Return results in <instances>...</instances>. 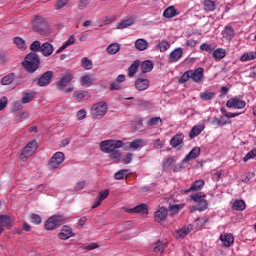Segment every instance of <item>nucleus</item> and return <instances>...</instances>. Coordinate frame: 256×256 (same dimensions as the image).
I'll return each mask as SVG.
<instances>
[{
	"instance_id": "12",
	"label": "nucleus",
	"mask_w": 256,
	"mask_h": 256,
	"mask_svg": "<svg viewBox=\"0 0 256 256\" xmlns=\"http://www.w3.org/2000/svg\"><path fill=\"white\" fill-rule=\"evenodd\" d=\"M71 81H73V73L65 72L60 81L56 83V87L59 89V91H63V89H65V87H67Z\"/></svg>"
},
{
	"instance_id": "33",
	"label": "nucleus",
	"mask_w": 256,
	"mask_h": 256,
	"mask_svg": "<svg viewBox=\"0 0 256 256\" xmlns=\"http://www.w3.org/2000/svg\"><path fill=\"white\" fill-rule=\"evenodd\" d=\"M167 249V243L158 240L153 246V253H163Z\"/></svg>"
},
{
	"instance_id": "15",
	"label": "nucleus",
	"mask_w": 256,
	"mask_h": 256,
	"mask_svg": "<svg viewBox=\"0 0 256 256\" xmlns=\"http://www.w3.org/2000/svg\"><path fill=\"white\" fill-rule=\"evenodd\" d=\"M51 79H53V71L45 72L39 79L38 85L39 87H47L49 83H51Z\"/></svg>"
},
{
	"instance_id": "5",
	"label": "nucleus",
	"mask_w": 256,
	"mask_h": 256,
	"mask_svg": "<svg viewBox=\"0 0 256 256\" xmlns=\"http://www.w3.org/2000/svg\"><path fill=\"white\" fill-rule=\"evenodd\" d=\"M64 223H65V216L54 215L49 217L46 220L44 224V229H46V231H55L57 227H61V225H63Z\"/></svg>"
},
{
	"instance_id": "19",
	"label": "nucleus",
	"mask_w": 256,
	"mask_h": 256,
	"mask_svg": "<svg viewBox=\"0 0 256 256\" xmlns=\"http://www.w3.org/2000/svg\"><path fill=\"white\" fill-rule=\"evenodd\" d=\"M59 239L62 241H67V239H71L73 237V229L69 226H63L61 232L58 234Z\"/></svg>"
},
{
	"instance_id": "62",
	"label": "nucleus",
	"mask_w": 256,
	"mask_h": 256,
	"mask_svg": "<svg viewBox=\"0 0 256 256\" xmlns=\"http://www.w3.org/2000/svg\"><path fill=\"white\" fill-rule=\"evenodd\" d=\"M213 123H215L219 127H223V125H227L228 122L225 119H223V117H221V118H215Z\"/></svg>"
},
{
	"instance_id": "20",
	"label": "nucleus",
	"mask_w": 256,
	"mask_h": 256,
	"mask_svg": "<svg viewBox=\"0 0 256 256\" xmlns=\"http://www.w3.org/2000/svg\"><path fill=\"white\" fill-rule=\"evenodd\" d=\"M167 215V208L161 207L158 211L155 212L154 219L156 223H161V221H165L167 219Z\"/></svg>"
},
{
	"instance_id": "38",
	"label": "nucleus",
	"mask_w": 256,
	"mask_h": 256,
	"mask_svg": "<svg viewBox=\"0 0 256 256\" xmlns=\"http://www.w3.org/2000/svg\"><path fill=\"white\" fill-rule=\"evenodd\" d=\"M35 99V92H23L21 101L22 103H31Z\"/></svg>"
},
{
	"instance_id": "21",
	"label": "nucleus",
	"mask_w": 256,
	"mask_h": 256,
	"mask_svg": "<svg viewBox=\"0 0 256 256\" xmlns=\"http://www.w3.org/2000/svg\"><path fill=\"white\" fill-rule=\"evenodd\" d=\"M95 81V76L93 74H85L80 78V84L82 87H91Z\"/></svg>"
},
{
	"instance_id": "4",
	"label": "nucleus",
	"mask_w": 256,
	"mask_h": 256,
	"mask_svg": "<svg viewBox=\"0 0 256 256\" xmlns=\"http://www.w3.org/2000/svg\"><path fill=\"white\" fill-rule=\"evenodd\" d=\"M32 27L39 35H47L49 33V24L41 16H36L32 21Z\"/></svg>"
},
{
	"instance_id": "9",
	"label": "nucleus",
	"mask_w": 256,
	"mask_h": 256,
	"mask_svg": "<svg viewBox=\"0 0 256 256\" xmlns=\"http://www.w3.org/2000/svg\"><path fill=\"white\" fill-rule=\"evenodd\" d=\"M65 161V154L63 152H56L49 160V167L51 169H59V165Z\"/></svg>"
},
{
	"instance_id": "25",
	"label": "nucleus",
	"mask_w": 256,
	"mask_h": 256,
	"mask_svg": "<svg viewBox=\"0 0 256 256\" xmlns=\"http://www.w3.org/2000/svg\"><path fill=\"white\" fill-rule=\"evenodd\" d=\"M179 15V12H177V9H175V6H170L166 8L163 12V16L166 19H173V17H177Z\"/></svg>"
},
{
	"instance_id": "63",
	"label": "nucleus",
	"mask_w": 256,
	"mask_h": 256,
	"mask_svg": "<svg viewBox=\"0 0 256 256\" xmlns=\"http://www.w3.org/2000/svg\"><path fill=\"white\" fill-rule=\"evenodd\" d=\"M7 97L3 96L2 98H0V111H3V109H5V107H7Z\"/></svg>"
},
{
	"instance_id": "16",
	"label": "nucleus",
	"mask_w": 256,
	"mask_h": 256,
	"mask_svg": "<svg viewBox=\"0 0 256 256\" xmlns=\"http://www.w3.org/2000/svg\"><path fill=\"white\" fill-rule=\"evenodd\" d=\"M73 97L76 99L77 103H81V101H88V99H91V94L89 91L78 90L73 93Z\"/></svg>"
},
{
	"instance_id": "1",
	"label": "nucleus",
	"mask_w": 256,
	"mask_h": 256,
	"mask_svg": "<svg viewBox=\"0 0 256 256\" xmlns=\"http://www.w3.org/2000/svg\"><path fill=\"white\" fill-rule=\"evenodd\" d=\"M193 159V150H191L188 155L185 157V159L182 161L181 165H175V158L169 157L167 158L163 163V169L164 171H171L173 170L174 173H177V171H181L183 167L189 163Z\"/></svg>"
},
{
	"instance_id": "7",
	"label": "nucleus",
	"mask_w": 256,
	"mask_h": 256,
	"mask_svg": "<svg viewBox=\"0 0 256 256\" xmlns=\"http://www.w3.org/2000/svg\"><path fill=\"white\" fill-rule=\"evenodd\" d=\"M207 194L199 192L193 194V202L196 203L194 205V211H205L207 209L209 203L205 200Z\"/></svg>"
},
{
	"instance_id": "8",
	"label": "nucleus",
	"mask_w": 256,
	"mask_h": 256,
	"mask_svg": "<svg viewBox=\"0 0 256 256\" xmlns=\"http://www.w3.org/2000/svg\"><path fill=\"white\" fill-rule=\"evenodd\" d=\"M38 147L39 146L37 145V140L28 142L20 154L21 161H27L29 157H32V155L35 154V151H37Z\"/></svg>"
},
{
	"instance_id": "64",
	"label": "nucleus",
	"mask_w": 256,
	"mask_h": 256,
	"mask_svg": "<svg viewBox=\"0 0 256 256\" xmlns=\"http://www.w3.org/2000/svg\"><path fill=\"white\" fill-rule=\"evenodd\" d=\"M89 3H91V0H80L78 3V7L79 9H85V7H87V5H89Z\"/></svg>"
},
{
	"instance_id": "28",
	"label": "nucleus",
	"mask_w": 256,
	"mask_h": 256,
	"mask_svg": "<svg viewBox=\"0 0 256 256\" xmlns=\"http://www.w3.org/2000/svg\"><path fill=\"white\" fill-rule=\"evenodd\" d=\"M224 39L231 41L235 37V30L231 26H226L222 32Z\"/></svg>"
},
{
	"instance_id": "42",
	"label": "nucleus",
	"mask_w": 256,
	"mask_h": 256,
	"mask_svg": "<svg viewBox=\"0 0 256 256\" xmlns=\"http://www.w3.org/2000/svg\"><path fill=\"white\" fill-rule=\"evenodd\" d=\"M169 47H171V44H169V42L166 40H161L157 44V49H159L161 53H165Z\"/></svg>"
},
{
	"instance_id": "56",
	"label": "nucleus",
	"mask_w": 256,
	"mask_h": 256,
	"mask_svg": "<svg viewBox=\"0 0 256 256\" xmlns=\"http://www.w3.org/2000/svg\"><path fill=\"white\" fill-rule=\"evenodd\" d=\"M159 121L161 122V117H153L147 121V125L153 127L155 125H159Z\"/></svg>"
},
{
	"instance_id": "60",
	"label": "nucleus",
	"mask_w": 256,
	"mask_h": 256,
	"mask_svg": "<svg viewBox=\"0 0 256 256\" xmlns=\"http://www.w3.org/2000/svg\"><path fill=\"white\" fill-rule=\"evenodd\" d=\"M76 117L79 121H83V119H85V117H87V111L85 109H80L77 112Z\"/></svg>"
},
{
	"instance_id": "52",
	"label": "nucleus",
	"mask_w": 256,
	"mask_h": 256,
	"mask_svg": "<svg viewBox=\"0 0 256 256\" xmlns=\"http://www.w3.org/2000/svg\"><path fill=\"white\" fill-rule=\"evenodd\" d=\"M183 207H185V204L171 205L170 211H171L172 215H177V213H179V211H181V209H183Z\"/></svg>"
},
{
	"instance_id": "18",
	"label": "nucleus",
	"mask_w": 256,
	"mask_h": 256,
	"mask_svg": "<svg viewBox=\"0 0 256 256\" xmlns=\"http://www.w3.org/2000/svg\"><path fill=\"white\" fill-rule=\"evenodd\" d=\"M182 57H183V48H176L170 53L168 57V61L169 63H177V61H179V59H181Z\"/></svg>"
},
{
	"instance_id": "3",
	"label": "nucleus",
	"mask_w": 256,
	"mask_h": 256,
	"mask_svg": "<svg viewBox=\"0 0 256 256\" xmlns=\"http://www.w3.org/2000/svg\"><path fill=\"white\" fill-rule=\"evenodd\" d=\"M108 109L107 102L100 101L91 106L90 115L92 119H103L107 115Z\"/></svg>"
},
{
	"instance_id": "11",
	"label": "nucleus",
	"mask_w": 256,
	"mask_h": 256,
	"mask_svg": "<svg viewBox=\"0 0 256 256\" xmlns=\"http://www.w3.org/2000/svg\"><path fill=\"white\" fill-rule=\"evenodd\" d=\"M246 106L247 102L239 99L238 97L230 98L226 102V107H228V109H245Z\"/></svg>"
},
{
	"instance_id": "39",
	"label": "nucleus",
	"mask_w": 256,
	"mask_h": 256,
	"mask_svg": "<svg viewBox=\"0 0 256 256\" xmlns=\"http://www.w3.org/2000/svg\"><path fill=\"white\" fill-rule=\"evenodd\" d=\"M139 60L134 61L131 66L128 68V76L134 77L135 73H137V69H139Z\"/></svg>"
},
{
	"instance_id": "53",
	"label": "nucleus",
	"mask_w": 256,
	"mask_h": 256,
	"mask_svg": "<svg viewBox=\"0 0 256 256\" xmlns=\"http://www.w3.org/2000/svg\"><path fill=\"white\" fill-rule=\"evenodd\" d=\"M30 219L31 223H33L34 225H41L42 219L39 214H31Z\"/></svg>"
},
{
	"instance_id": "57",
	"label": "nucleus",
	"mask_w": 256,
	"mask_h": 256,
	"mask_svg": "<svg viewBox=\"0 0 256 256\" xmlns=\"http://www.w3.org/2000/svg\"><path fill=\"white\" fill-rule=\"evenodd\" d=\"M108 197H109V189L103 190L98 194V199L102 202L105 201V199H107Z\"/></svg>"
},
{
	"instance_id": "49",
	"label": "nucleus",
	"mask_w": 256,
	"mask_h": 256,
	"mask_svg": "<svg viewBox=\"0 0 256 256\" xmlns=\"http://www.w3.org/2000/svg\"><path fill=\"white\" fill-rule=\"evenodd\" d=\"M41 42L39 40L34 41L31 45H30V51H33L32 53H37V52H41Z\"/></svg>"
},
{
	"instance_id": "24",
	"label": "nucleus",
	"mask_w": 256,
	"mask_h": 256,
	"mask_svg": "<svg viewBox=\"0 0 256 256\" xmlns=\"http://www.w3.org/2000/svg\"><path fill=\"white\" fill-rule=\"evenodd\" d=\"M183 139H185V135L183 133H177L171 140V147H179V145H183Z\"/></svg>"
},
{
	"instance_id": "2",
	"label": "nucleus",
	"mask_w": 256,
	"mask_h": 256,
	"mask_svg": "<svg viewBox=\"0 0 256 256\" xmlns=\"http://www.w3.org/2000/svg\"><path fill=\"white\" fill-rule=\"evenodd\" d=\"M40 63L39 55L35 52H31L25 57L22 65L28 73H35L37 69H39Z\"/></svg>"
},
{
	"instance_id": "58",
	"label": "nucleus",
	"mask_w": 256,
	"mask_h": 256,
	"mask_svg": "<svg viewBox=\"0 0 256 256\" xmlns=\"http://www.w3.org/2000/svg\"><path fill=\"white\" fill-rule=\"evenodd\" d=\"M68 3H69V0H58L55 3V9L57 10L63 9V7H65Z\"/></svg>"
},
{
	"instance_id": "22",
	"label": "nucleus",
	"mask_w": 256,
	"mask_h": 256,
	"mask_svg": "<svg viewBox=\"0 0 256 256\" xmlns=\"http://www.w3.org/2000/svg\"><path fill=\"white\" fill-rule=\"evenodd\" d=\"M53 51H54L53 45L49 42H45L41 46L40 53H42L44 57H51V55H53Z\"/></svg>"
},
{
	"instance_id": "34",
	"label": "nucleus",
	"mask_w": 256,
	"mask_h": 256,
	"mask_svg": "<svg viewBox=\"0 0 256 256\" xmlns=\"http://www.w3.org/2000/svg\"><path fill=\"white\" fill-rule=\"evenodd\" d=\"M213 57L216 61H221V59H225V57H227V51L223 48H217L213 52Z\"/></svg>"
},
{
	"instance_id": "46",
	"label": "nucleus",
	"mask_w": 256,
	"mask_h": 256,
	"mask_svg": "<svg viewBox=\"0 0 256 256\" xmlns=\"http://www.w3.org/2000/svg\"><path fill=\"white\" fill-rule=\"evenodd\" d=\"M216 95L217 93L215 92H202L200 98H202L203 101H211V99H215Z\"/></svg>"
},
{
	"instance_id": "61",
	"label": "nucleus",
	"mask_w": 256,
	"mask_h": 256,
	"mask_svg": "<svg viewBox=\"0 0 256 256\" xmlns=\"http://www.w3.org/2000/svg\"><path fill=\"white\" fill-rule=\"evenodd\" d=\"M125 173H127V170H120V171L116 172L114 175V179H117V181H120V179H124Z\"/></svg>"
},
{
	"instance_id": "43",
	"label": "nucleus",
	"mask_w": 256,
	"mask_h": 256,
	"mask_svg": "<svg viewBox=\"0 0 256 256\" xmlns=\"http://www.w3.org/2000/svg\"><path fill=\"white\" fill-rule=\"evenodd\" d=\"M190 79H193V70L186 71L179 79V83H187Z\"/></svg>"
},
{
	"instance_id": "47",
	"label": "nucleus",
	"mask_w": 256,
	"mask_h": 256,
	"mask_svg": "<svg viewBox=\"0 0 256 256\" xmlns=\"http://www.w3.org/2000/svg\"><path fill=\"white\" fill-rule=\"evenodd\" d=\"M81 65L86 70L93 69V62L87 57L82 58Z\"/></svg>"
},
{
	"instance_id": "40",
	"label": "nucleus",
	"mask_w": 256,
	"mask_h": 256,
	"mask_svg": "<svg viewBox=\"0 0 256 256\" xmlns=\"http://www.w3.org/2000/svg\"><path fill=\"white\" fill-rule=\"evenodd\" d=\"M116 20L117 16L115 15L105 16L101 19V27H103V25H111V23H115Z\"/></svg>"
},
{
	"instance_id": "13",
	"label": "nucleus",
	"mask_w": 256,
	"mask_h": 256,
	"mask_svg": "<svg viewBox=\"0 0 256 256\" xmlns=\"http://www.w3.org/2000/svg\"><path fill=\"white\" fill-rule=\"evenodd\" d=\"M149 85H151L149 79L143 77L141 74L135 81V89H137V91H147V89H149Z\"/></svg>"
},
{
	"instance_id": "55",
	"label": "nucleus",
	"mask_w": 256,
	"mask_h": 256,
	"mask_svg": "<svg viewBox=\"0 0 256 256\" xmlns=\"http://www.w3.org/2000/svg\"><path fill=\"white\" fill-rule=\"evenodd\" d=\"M256 157V148L252 149L250 152L246 154V156L243 158L244 163H247L249 159H254Z\"/></svg>"
},
{
	"instance_id": "54",
	"label": "nucleus",
	"mask_w": 256,
	"mask_h": 256,
	"mask_svg": "<svg viewBox=\"0 0 256 256\" xmlns=\"http://www.w3.org/2000/svg\"><path fill=\"white\" fill-rule=\"evenodd\" d=\"M200 49L202 51H208V52H211V51H215V44H207V43H204L200 46Z\"/></svg>"
},
{
	"instance_id": "27",
	"label": "nucleus",
	"mask_w": 256,
	"mask_h": 256,
	"mask_svg": "<svg viewBox=\"0 0 256 256\" xmlns=\"http://www.w3.org/2000/svg\"><path fill=\"white\" fill-rule=\"evenodd\" d=\"M0 225H2L3 229H5V227H7V229H11L13 220H11V217L7 215H0Z\"/></svg>"
},
{
	"instance_id": "36",
	"label": "nucleus",
	"mask_w": 256,
	"mask_h": 256,
	"mask_svg": "<svg viewBox=\"0 0 256 256\" xmlns=\"http://www.w3.org/2000/svg\"><path fill=\"white\" fill-rule=\"evenodd\" d=\"M246 208H247V205L243 200H236L232 205L233 211H245Z\"/></svg>"
},
{
	"instance_id": "32",
	"label": "nucleus",
	"mask_w": 256,
	"mask_h": 256,
	"mask_svg": "<svg viewBox=\"0 0 256 256\" xmlns=\"http://www.w3.org/2000/svg\"><path fill=\"white\" fill-rule=\"evenodd\" d=\"M108 55H117L121 51V45L119 43H112L106 48Z\"/></svg>"
},
{
	"instance_id": "30",
	"label": "nucleus",
	"mask_w": 256,
	"mask_h": 256,
	"mask_svg": "<svg viewBox=\"0 0 256 256\" xmlns=\"http://www.w3.org/2000/svg\"><path fill=\"white\" fill-rule=\"evenodd\" d=\"M149 47V42L147 40L140 38L135 41V48L137 51H145Z\"/></svg>"
},
{
	"instance_id": "45",
	"label": "nucleus",
	"mask_w": 256,
	"mask_h": 256,
	"mask_svg": "<svg viewBox=\"0 0 256 256\" xmlns=\"http://www.w3.org/2000/svg\"><path fill=\"white\" fill-rule=\"evenodd\" d=\"M15 81V74H8L1 80L2 85H11Z\"/></svg>"
},
{
	"instance_id": "44",
	"label": "nucleus",
	"mask_w": 256,
	"mask_h": 256,
	"mask_svg": "<svg viewBox=\"0 0 256 256\" xmlns=\"http://www.w3.org/2000/svg\"><path fill=\"white\" fill-rule=\"evenodd\" d=\"M109 157L112 159L113 163H119V161H121V151L114 150L110 152Z\"/></svg>"
},
{
	"instance_id": "14",
	"label": "nucleus",
	"mask_w": 256,
	"mask_h": 256,
	"mask_svg": "<svg viewBox=\"0 0 256 256\" xmlns=\"http://www.w3.org/2000/svg\"><path fill=\"white\" fill-rule=\"evenodd\" d=\"M220 241L223 244V247H232L233 243H235V237L231 233H223L220 235Z\"/></svg>"
},
{
	"instance_id": "10",
	"label": "nucleus",
	"mask_w": 256,
	"mask_h": 256,
	"mask_svg": "<svg viewBox=\"0 0 256 256\" xmlns=\"http://www.w3.org/2000/svg\"><path fill=\"white\" fill-rule=\"evenodd\" d=\"M145 145H147V142L144 139H134L126 143L125 151H137V149H143Z\"/></svg>"
},
{
	"instance_id": "29",
	"label": "nucleus",
	"mask_w": 256,
	"mask_h": 256,
	"mask_svg": "<svg viewBox=\"0 0 256 256\" xmlns=\"http://www.w3.org/2000/svg\"><path fill=\"white\" fill-rule=\"evenodd\" d=\"M135 23V18H128L125 20H121L117 26L116 29H127V27H131Z\"/></svg>"
},
{
	"instance_id": "35",
	"label": "nucleus",
	"mask_w": 256,
	"mask_h": 256,
	"mask_svg": "<svg viewBox=\"0 0 256 256\" xmlns=\"http://www.w3.org/2000/svg\"><path fill=\"white\" fill-rule=\"evenodd\" d=\"M140 69L142 73H151V71H153V62H151V60L144 61Z\"/></svg>"
},
{
	"instance_id": "23",
	"label": "nucleus",
	"mask_w": 256,
	"mask_h": 256,
	"mask_svg": "<svg viewBox=\"0 0 256 256\" xmlns=\"http://www.w3.org/2000/svg\"><path fill=\"white\" fill-rule=\"evenodd\" d=\"M193 229L192 225L184 226L183 228L177 230L176 232V239H185L188 233H191Z\"/></svg>"
},
{
	"instance_id": "48",
	"label": "nucleus",
	"mask_w": 256,
	"mask_h": 256,
	"mask_svg": "<svg viewBox=\"0 0 256 256\" xmlns=\"http://www.w3.org/2000/svg\"><path fill=\"white\" fill-rule=\"evenodd\" d=\"M205 187V180L199 179L193 183V191H201Z\"/></svg>"
},
{
	"instance_id": "31",
	"label": "nucleus",
	"mask_w": 256,
	"mask_h": 256,
	"mask_svg": "<svg viewBox=\"0 0 256 256\" xmlns=\"http://www.w3.org/2000/svg\"><path fill=\"white\" fill-rule=\"evenodd\" d=\"M203 5H204V11L211 12L217 9V1L215 0H204Z\"/></svg>"
},
{
	"instance_id": "6",
	"label": "nucleus",
	"mask_w": 256,
	"mask_h": 256,
	"mask_svg": "<svg viewBox=\"0 0 256 256\" xmlns=\"http://www.w3.org/2000/svg\"><path fill=\"white\" fill-rule=\"evenodd\" d=\"M123 147V141L121 140H105L100 143V150L103 153H113L116 149Z\"/></svg>"
},
{
	"instance_id": "59",
	"label": "nucleus",
	"mask_w": 256,
	"mask_h": 256,
	"mask_svg": "<svg viewBox=\"0 0 256 256\" xmlns=\"http://www.w3.org/2000/svg\"><path fill=\"white\" fill-rule=\"evenodd\" d=\"M25 119H29V112H22L20 115L16 116V121L18 123L25 121Z\"/></svg>"
},
{
	"instance_id": "51",
	"label": "nucleus",
	"mask_w": 256,
	"mask_h": 256,
	"mask_svg": "<svg viewBox=\"0 0 256 256\" xmlns=\"http://www.w3.org/2000/svg\"><path fill=\"white\" fill-rule=\"evenodd\" d=\"M195 227L196 230L199 231L201 230L202 227H204L205 223H207V219L206 218H198L195 220Z\"/></svg>"
},
{
	"instance_id": "50",
	"label": "nucleus",
	"mask_w": 256,
	"mask_h": 256,
	"mask_svg": "<svg viewBox=\"0 0 256 256\" xmlns=\"http://www.w3.org/2000/svg\"><path fill=\"white\" fill-rule=\"evenodd\" d=\"M205 130V124L196 125L193 127V137H197L201 135V132Z\"/></svg>"
},
{
	"instance_id": "41",
	"label": "nucleus",
	"mask_w": 256,
	"mask_h": 256,
	"mask_svg": "<svg viewBox=\"0 0 256 256\" xmlns=\"http://www.w3.org/2000/svg\"><path fill=\"white\" fill-rule=\"evenodd\" d=\"M256 59V51L255 52H247L244 53L241 58L240 61L245 62V61H253Z\"/></svg>"
},
{
	"instance_id": "26",
	"label": "nucleus",
	"mask_w": 256,
	"mask_h": 256,
	"mask_svg": "<svg viewBox=\"0 0 256 256\" xmlns=\"http://www.w3.org/2000/svg\"><path fill=\"white\" fill-rule=\"evenodd\" d=\"M126 213H131V214H135V213H147V206L145 204H140L137 205L134 208H128L125 210Z\"/></svg>"
},
{
	"instance_id": "17",
	"label": "nucleus",
	"mask_w": 256,
	"mask_h": 256,
	"mask_svg": "<svg viewBox=\"0 0 256 256\" xmlns=\"http://www.w3.org/2000/svg\"><path fill=\"white\" fill-rule=\"evenodd\" d=\"M205 80V69L203 67H198L193 71V81L194 83H203Z\"/></svg>"
},
{
	"instance_id": "37",
	"label": "nucleus",
	"mask_w": 256,
	"mask_h": 256,
	"mask_svg": "<svg viewBox=\"0 0 256 256\" xmlns=\"http://www.w3.org/2000/svg\"><path fill=\"white\" fill-rule=\"evenodd\" d=\"M13 43L14 45H16V47H18L19 49H21L22 51H25V49H27V43L25 42V40L21 37H15L13 39Z\"/></svg>"
}]
</instances>
